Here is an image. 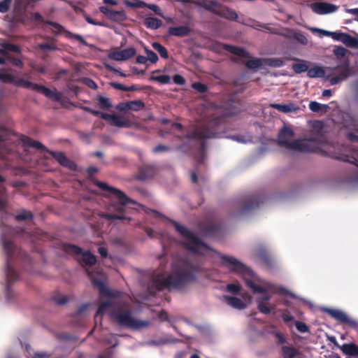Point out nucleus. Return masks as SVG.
I'll return each instance as SVG.
<instances>
[{"instance_id": "nucleus-27", "label": "nucleus", "mask_w": 358, "mask_h": 358, "mask_svg": "<svg viewBox=\"0 0 358 358\" xmlns=\"http://www.w3.org/2000/svg\"><path fill=\"white\" fill-rule=\"evenodd\" d=\"M220 230L221 225L217 223H210L202 228V231L208 236H215Z\"/></svg>"}, {"instance_id": "nucleus-16", "label": "nucleus", "mask_w": 358, "mask_h": 358, "mask_svg": "<svg viewBox=\"0 0 358 358\" xmlns=\"http://www.w3.org/2000/svg\"><path fill=\"white\" fill-rule=\"evenodd\" d=\"M310 8L316 14L325 15L336 12L338 7L327 2H315L310 4Z\"/></svg>"}, {"instance_id": "nucleus-46", "label": "nucleus", "mask_w": 358, "mask_h": 358, "mask_svg": "<svg viewBox=\"0 0 358 358\" xmlns=\"http://www.w3.org/2000/svg\"><path fill=\"white\" fill-rule=\"evenodd\" d=\"M45 24L52 26L53 27L52 31L56 34H62L64 31V27L57 22L48 20Z\"/></svg>"}, {"instance_id": "nucleus-10", "label": "nucleus", "mask_w": 358, "mask_h": 358, "mask_svg": "<svg viewBox=\"0 0 358 358\" xmlns=\"http://www.w3.org/2000/svg\"><path fill=\"white\" fill-rule=\"evenodd\" d=\"M62 250L64 252L72 255H81L78 262L84 266H94L96 264V257L90 251L83 252V250L73 244L64 243L62 245Z\"/></svg>"}, {"instance_id": "nucleus-64", "label": "nucleus", "mask_w": 358, "mask_h": 358, "mask_svg": "<svg viewBox=\"0 0 358 358\" xmlns=\"http://www.w3.org/2000/svg\"><path fill=\"white\" fill-rule=\"evenodd\" d=\"M110 85L116 90H120L124 92H127V87L118 83H111Z\"/></svg>"}, {"instance_id": "nucleus-51", "label": "nucleus", "mask_w": 358, "mask_h": 358, "mask_svg": "<svg viewBox=\"0 0 358 358\" xmlns=\"http://www.w3.org/2000/svg\"><path fill=\"white\" fill-rule=\"evenodd\" d=\"M347 50L342 46H337L334 50V54L338 58H341L345 56Z\"/></svg>"}, {"instance_id": "nucleus-45", "label": "nucleus", "mask_w": 358, "mask_h": 358, "mask_svg": "<svg viewBox=\"0 0 358 358\" xmlns=\"http://www.w3.org/2000/svg\"><path fill=\"white\" fill-rule=\"evenodd\" d=\"M192 87L200 93H205L208 91V87L206 84L200 82H194L192 84Z\"/></svg>"}, {"instance_id": "nucleus-58", "label": "nucleus", "mask_w": 358, "mask_h": 358, "mask_svg": "<svg viewBox=\"0 0 358 358\" xmlns=\"http://www.w3.org/2000/svg\"><path fill=\"white\" fill-rule=\"evenodd\" d=\"M40 49L43 50H57V47L52 43H42L38 45Z\"/></svg>"}, {"instance_id": "nucleus-3", "label": "nucleus", "mask_w": 358, "mask_h": 358, "mask_svg": "<svg viewBox=\"0 0 358 358\" xmlns=\"http://www.w3.org/2000/svg\"><path fill=\"white\" fill-rule=\"evenodd\" d=\"M227 124L221 117L214 118L206 123L194 127L188 131L185 138L192 140L223 138L225 136Z\"/></svg>"}, {"instance_id": "nucleus-35", "label": "nucleus", "mask_w": 358, "mask_h": 358, "mask_svg": "<svg viewBox=\"0 0 358 358\" xmlns=\"http://www.w3.org/2000/svg\"><path fill=\"white\" fill-rule=\"evenodd\" d=\"M245 65L250 69H257L262 65V59L255 58L245 62Z\"/></svg>"}, {"instance_id": "nucleus-5", "label": "nucleus", "mask_w": 358, "mask_h": 358, "mask_svg": "<svg viewBox=\"0 0 358 358\" xmlns=\"http://www.w3.org/2000/svg\"><path fill=\"white\" fill-rule=\"evenodd\" d=\"M294 136L293 129L287 126H284L278 133V145L286 149L299 151L301 152H314L315 146L312 140H294L289 141V138Z\"/></svg>"}, {"instance_id": "nucleus-40", "label": "nucleus", "mask_w": 358, "mask_h": 358, "mask_svg": "<svg viewBox=\"0 0 358 358\" xmlns=\"http://www.w3.org/2000/svg\"><path fill=\"white\" fill-rule=\"evenodd\" d=\"M125 5L129 8H145L148 3L140 0H136L134 1H125Z\"/></svg>"}, {"instance_id": "nucleus-38", "label": "nucleus", "mask_w": 358, "mask_h": 358, "mask_svg": "<svg viewBox=\"0 0 358 358\" xmlns=\"http://www.w3.org/2000/svg\"><path fill=\"white\" fill-rule=\"evenodd\" d=\"M33 218V214L26 210H21L16 216L15 220L17 221H23Z\"/></svg>"}, {"instance_id": "nucleus-57", "label": "nucleus", "mask_w": 358, "mask_h": 358, "mask_svg": "<svg viewBox=\"0 0 358 358\" xmlns=\"http://www.w3.org/2000/svg\"><path fill=\"white\" fill-rule=\"evenodd\" d=\"M247 25L257 29V30H262L263 27H264V24L259 22H257L255 20H249V23L247 24Z\"/></svg>"}, {"instance_id": "nucleus-13", "label": "nucleus", "mask_w": 358, "mask_h": 358, "mask_svg": "<svg viewBox=\"0 0 358 358\" xmlns=\"http://www.w3.org/2000/svg\"><path fill=\"white\" fill-rule=\"evenodd\" d=\"M91 114L96 117H100L103 120L109 122L111 125L119 128L129 127L130 126L129 120L122 115L108 114L94 109L92 110Z\"/></svg>"}, {"instance_id": "nucleus-15", "label": "nucleus", "mask_w": 358, "mask_h": 358, "mask_svg": "<svg viewBox=\"0 0 358 358\" xmlns=\"http://www.w3.org/2000/svg\"><path fill=\"white\" fill-rule=\"evenodd\" d=\"M334 71L338 72L337 76L329 78V76H327V79H329V83L331 85H336L345 79H347L350 75V70L348 64L338 65L333 69Z\"/></svg>"}, {"instance_id": "nucleus-59", "label": "nucleus", "mask_w": 358, "mask_h": 358, "mask_svg": "<svg viewBox=\"0 0 358 358\" xmlns=\"http://www.w3.org/2000/svg\"><path fill=\"white\" fill-rule=\"evenodd\" d=\"M173 81L175 84L182 85L185 84V79L179 74H176L173 77Z\"/></svg>"}, {"instance_id": "nucleus-26", "label": "nucleus", "mask_w": 358, "mask_h": 358, "mask_svg": "<svg viewBox=\"0 0 358 358\" xmlns=\"http://www.w3.org/2000/svg\"><path fill=\"white\" fill-rule=\"evenodd\" d=\"M282 358H295L300 355L299 350L292 346L282 345L281 348Z\"/></svg>"}, {"instance_id": "nucleus-9", "label": "nucleus", "mask_w": 358, "mask_h": 358, "mask_svg": "<svg viewBox=\"0 0 358 358\" xmlns=\"http://www.w3.org/2000/svg\"><path fill=\"white\" fill-rule=\"evenodd\" d=\"M14 85L17 87L31 89L34 91L41 92L47 98L55 101H59L62 100L63 97V94L61 92H58L56 88L50 90L46 87L45 86L36 83H33L23 78H15V82Z\"/></svg>"}, {"instance_id": "nucleus-22", "label": "nucleus", "mask_w": 358, "mask_h": 358, "mask_svg": "<svg viewBox=\"0 0 358 358\" xmlns=\"http://www.w3.org/2000/svg\"><path fill=\"white\" fill-rule=\"evenodd\" d=\"M222 46L224 50L228 51L234 55L243 58L251 57V55L243 48L228 44H222Z\"/></svg>"}, {"instance_id": "nucleus-49", "label": "nucleus", "mask_w": 358, "mask_h": 358, "mask_svg": "<svg viewBox=\"0 0 358 358\" xmlns=\"http://www.w3.org/2000/svg\"><path fill=\"white\" fill-rule=\"evenodd\" d=\"M294 38L303 45H306L308 43L307 38L303 33L300 31L295 32L294 34Z\"/></svg>"}, {"instance_id": "nucleus-23", "label": "nucleus", "mask_w": 358, "mask_h": 358, "mask_svg": "<svg viewBox=\"0 0 358 358\" xmlns=\"http://www.w3.org/2000/svg\"><path fill=\"white\" fill-rule=\"evenodd\" d=\"M155 173V169L153 166H144L139 169L137 178L139 180H145L149 179Z\"/></svg>"}, {"instance_id": "nucleus-32", "label": "nucleus", "mask_w": 358, "mask_h": 358, "mask_svg": "<svg viewBox=\"0 0 358 358\" xmlns=\"http://www.w3.org/2000/svg\"><path fill=\"white\" fill-rule=\"evenodd\" d=\"M295 60L299 61V63H295L292 64V69L296 73H301L304 72H307L308 71V62L305 60H300L298 59H294Z\"/></svg>"}, {"instance_id": "nucleus-53", "label": "nucleus", "mask_w": 358, "mask_h": 358, "mask_svg": "<svg viewBox=\"0 0 358 358\" xmlns=\"http://www.w3.org/2000/svg\"><path fill=\"white\" fill-rule=\"evenodd\" d=\"M227 289L232 294H238L241 291V287L238 284L231 283L227 285Z\"/></svg>"}, {"instance_id": "nucleus-28", "label": "nucleus", "mask_w": 358, "mask_h": 358, "mask_svg": "<svg viewBox=\"0 0 358 358\" xmlns=\"http://www.w3.org/2000/svg\"><path fill=\"white\" fill-rule=\"evenodd\" d=\"M0 47H2V50H4L3 55L8 56V52H13L15 53H21V48L15 44H13L8 42H2L0 43Z\"/></svg>"}, {"instance_id": "nucleus-34", "label": "nucleus", "mask_w": 358, "mask_h": 358, "mask_svg": "<svg viewBox=\"0 0 358 358\" xmlns=\"http://www.w3.org/2000/svg\"><path fill=\"white\" fill-rule=\"evenodd\" d=\"M309 108L310 110L315 113H318L320 111L327 112L329 106L328 105L322 104L317 101H311L309 103Z\"/></svg>"}, {"instance_id": "nucleus-18", "label": "nucleus", "mask_w": 358, "mask_h": 358, "mask_svg": "<svg viewBox=\"0 0 358 358\" xmlns=\"http://www.w3.org/2000/svg\"><path fill=\"white\" fill-rule=\"evenodd\" d=\"M136 50L134 48H128L119 51H113L109 54V58L120 62L126 61L136 55Z\"/></svg>"}, {"instance_id": "nucleus-6", "label": "nucleus", "mask_w": 358, "mask_h": 358, "mask_svg": "<svg viewBox=\"0 0 358 358\" xmlns=\"http://www.w3.org/2000/svg\"><path fill=\"white\" fill-rule=\"evenodd\" d=\"M171 223L176 230L184 238L186 241L183 243L185 248L193 253L203 255V250H211V248L198 238L188 228L180 224L177 222L172 220Z\"/></svg>"}, {"instance_id": "nucleus-43", "label": "nucleus", "mask_w": 358, "mask_h": 358, "mask_svg": "<svg viewBox=\"0 0 358 358\" xmlns=\"http://www.w3.org/2000/svg\"><path fill=\"white\" fill-rule=\"evenodd\" d=\"M130 110L134 111H138L142 110L145 107L144 103L141 100H136L129 101Z\"/></svg>"}, {"instance_id": "nucleus-12", "label": "nucleus", "mask_w": 358, "mask_h": 358, "mask_svg": "<svg viewBox=\"0 0 358 358\" xmlns=\"http://www.w3.org/2000/svg\"><path fill=\"white\" fill-rule=\"evenodd\" d=\"M94 184L99 187L101 190L106 192L109 195H113L116 197L121 206H124L129 203H135L136 202L131 199L129 198L122 191L115 187L109 186L106 182L96 180Z\"/></svg>"}, {"instance_id": "nucleus-42", "label": "nucleus", "mask_w": 358, "mask_h": 358, "mask_svg": "<svg viewBox=\"0 0 358 358\" xmlns=\"http://www.w3.org/2000/svg\"><path fill=\"white\" fill-rule=\"evenodd\" d=\"M267 64L271 67L278 68L282 66L285 62L281 58H271L267 60Z\"/></svg>"}, {"instance_id": "nucleus-44", "label": "nucleus", "mask_w": 358, "mask_h": 358, "mask_svg": "<svg viewBox=\"0 0 358 358\" xmlns=\"http://www.w3.org/2000/svg\"><path fill=\"white\" fill-rule=\"evenodd\" d=\"M0 80L4 83L14 84L15 82V78L10 73H1L0 76Z\"/></svg>"}, {"instance_id": "nucleus-29", "label": "nucleus", "mask_w": 358, "mask_h": 358, "mask_svg": "<svg viewBox=\"0 0 358 358\" xmlns=\"http://www.w3.org/2000/svg\"><path fill=\"white\" fill-rule=\"evenodd\" d=\"M307 76L310 78H324L325 70L322 66H315L314 67L308 69Z\"/></svg>"}, {"instance_id": "nucleus-30", "label": "nucleus", "mask_w": 358, "mask_h": 358, "mask_svg": "<svg viewBox=\"0 0 358 358\" xmlns=\"http://www.w3.org/2000/svg\"><path fill=\"white\" fill-rule=\"evenodd\" d=\"M144 25L150 29H157L162 25V21L154 17H146L144 20Z\"/></svg>"}, {"instance_id": "nucleus-14", "label": "nucleus", "mask_w": 358, "mask_h": 358, "mask_svg": "<svg viewBox=\"0 0 358 358\" xmlns=\"http://www.w3.org/2000/svg\"><path fill=\"white\" fill-rule=\"evenodd\" d=\"M326 312L333 318L340 322L341 323L346 324L351 328L357 329L358 322L355 320L350 318L346 313L340 310H334L327 308Z\"/></svg>"}, {"instance_id": "nucleus-2", "label": "nucleus", "mask_w": 358, "mask_h": 358, "mask_svg": "<svg viewBox=\"0 0 358 358\" xmlns=\"http://www.w3.org/2000/svg\"><path fill=\"white\" fill-rule=\"evenodd\" d=\"M107 299L99 306L96 315L108 313L110 320L120 327L138 330L148 326V321L137 320L132 315L131 309L120 297L121 292L106 289L101 290Z\"/></svg>"}, {"instance_id": "nucleus-47", "label": "nucleus", "mask_w": 358, "mask_h": 358, "mask_svg": "<svg viewBox=\"0 0 358 358\" xmlns=\"http://www.w3.org/2000/svg\"><path fill=\"white\" fill-rule=\"evenodd\" d=\"M145 52L146 53V58H148V61H150L152 64H155L158 61V56L155 52L147 48H145Z\"/></svg>"}, {"instance_id": "nucleus-19", "label": "nucleus", "mask_w": 358, "mask_h": 358, "mask_svg": "<svg viewBox=\"0 0 358 358\" xmlns=\"http://www.w3.org/2000/svg\"><path fill=\"white\" fill-rule=\"evenodd\" d=\"M168 34L169 36L185 37L189 36L192 32V29L186 25L179 27H170L168 29Z\"/></svg>"}, {"instance_id": "nucleus-24", "label": "nucleus", "mask_w": 358, "mask_h": 358, "mask_svg": "<svg viewBox=\"0 0 358 358\" xmlns=\"http://www.w3.org/2000/svg\"><path fill=\"white\" fill-rule=\"evenodd\" d=\"M217 15L233 21H237L238 17L237 13L234 10L223 6L222 5L221 8H220V11Z\"/></svg>"}, {"instance_id": "nucleus-8", "label": "nucleus", "mask_w": 358, "mask_h": 358, "mask_svg": "<svg viewBox=\"0 0 358 358\" xmlns=\"http://www.w3.org/2000/svg\"><path fill=\"white\" fill-rule=\"evenodd\" d=\"M2 245L7 255L6 276V289L8 291L13 283L18 279L17 271L10 265V261L15 250V245L12 240L7 239L4 237L2 238Z\"/></svg>"}, {"instance_id": "nucleus-11", "label": "nucleus", "mask_w": 358, "mask_h": 358, "mask_svg": "<svg viewBox=\"0 0 358 358\" xmlns=\"http://www.w3.org/2000/svg\"><path fill=\"white\" fill-rule=\"evenodd\" d=\"M264 200L265 197H262L255 194L244 196L238 202V206H241L238 214L243 215L257 209L261 203L264 202Z\"/></svg>"}, {"instance_id": "nucleus-61", "label": "nucleus", "mask_w": 358, "mask_h": 358, "mask_svg": "<svg viewBox=\"0 0 358 358\" xmlns=\"http://www.w3.org/2000/svg\"><path fill=\"white\" fill-rule=\"evenodd\" d=\"M273 334L278 338V343L279 344H284L287 342L286 338L281 332L274 331Z\"/></svg>"}, {"instance_id": "nucleus-21", "label": "nucleus", "mask_w": 358, "mask_h": 358, "mask_svg": "<svg viewBox=\"0 0 358 358\" xmlns=\"http://www.w3.org/2000/svg\"><path fill=\"white\" fill-rule=\"evenodd\" d=\"M270 107L284 113H294L300 109L298 105L292 102L286 104L271 103Z\"/></svg>"}, {"instance_id": "nucleus-62", "label": "nucleus", "mask_w": 358, "mask_h": 358, "mask_svg": "<svg viewBox=\"0 0 358 358\" xmlns=\"http://www.w3.org/2000/svg\"><path fill=\"white\" fill-rule=\"evenodd\" d=\"M282 318L287 324H288L289 322H292L294 320V317L287 311L282 313Z\"/></svg>"}, {"instance_id": "nucleus-48", "label": "nucleus", "mask_w": 358, "mask_h": 358, "mask_svg": "<svg viewBox=\"0 0 358 358\" xmlns=\"http://www.w3.org/2000/svg\"><path fill=\"white\" fill-rule=\"evenodd\" d=\"M6 60L10 62L13 65L19 68H22L24 66V64L20 59L12 57L10 55H8L6 57Z\"/></svg>"}, {"instance_id": "nucleus-17", "label": "nucleus", "mask_w": 358, "mask_h": 358, "mask_svg": "<svg viewBox=\"0 0 358 358\" xmlns=\"http://www.w3.org/2000/svg\"><path fill=\"white\" fill-rule=\"evenodd\" d=\"M99 10L101 13L112 21L122 22L127 19V15L123 10H114L106 6H101Z\"/></svg>"}, {"instance_id": "nucleus-7", "label": "nucleus", "mask_w": 358, "mask_h": 358, "mask_svg": "<svg viewBox=\"0 0 358 358\" xmlns=\"http://www.w3.org/2000/svg\"><path fill=\"white\" fill-rule=\"evenodd\" d=\"M21 141L24 146L29 148H34L43 152L49 153L58 163L64 167H66L71 170H76L77 168L76 164L70 160L62 152H55L48 150L43 144L39 141H36L30 137L23 136L21 138Z\"/></svg>"}, {"instance_id": "nucleus-31", "label": "nucleus", "mask_w": 358, "mask_h": 358, "mask_svg": "<svg viewBox=\"0 0 358 358\" xmlns=\"http://www.w3.org/2000/svg\"><path fill=\"white\" fill-rule=\"evenodd\" d=\"M343 352L349 356H358V346L355 343H345L341 347Z\"/></svg>"}, {"instance_id": "nucleus-63", "label": "nucleus", "mask_w": 358, "mask_h": 358, "mask_svg": "<svg viewBox=\"0 0 358 358\" xmlns=\"http://www.w3.org/2000/svg\"><path fill=\"white\" fill-rule=\"evenodd\" d=\"M116 108L117 110H119L120 111L129 110H130L129 103V101L126 102V103H120L117 106Z\"/></svg>"}, {"instance_id": "nucleus-4", "label": "nucleus", "mask_w": 358, "mask_h": 358, "mask_svg": "<svg viewBox=\"0 0 358 358\" xmlns=\"http://www.w3.org/2000/svg\"><path fill=\"white\" fill-rule=\"evenodd\" d=\"M219 256L222 259V264L227 266L230 271L243 277L246 285L252 289L253 293L265 294L266 292L265 287L257 285L252 281L255 273L251 268L231 256L222 254H219Z\"/></svg>"}, {"instance_id": "nucleus-54", "label": "nucleus", "mask_w": 358, "mask_h": 358, "mask_svg": "<svg viewBox=\"0 0 358 358\" xmlns=\"http://www.w3.org/2000/svg\"><path fill=\"white\" fill-rule=\"evenodd\" d=\"M11 0H3L0 1V13H5L8 11Z\"/></svg>"}, {"instance_id": "nucleus-25", "label": "nucleus", "mask_w": 358, "mask_h": 358, "mask_svg": "<svg viewBox=\"0 0 358 358\" xmlns=\"http://www.w3.org/2000/svg\"><path fill=\"white\" fill-rule=\"evenodd\" d=\"M225 302L230 306L238 309L243 310L246 307L245 303L239 298L236 296H224Z\"/></svg>"}, {"instance_id": "nucleus-55", "label": "nucleus", "mask_w": 358, "mask_h": 358, "mask_svg": "<svg viewBox=\"0 0 358 358\" xmlns=\"http://www.w3.org/2000/svg\"><path fill=\"white\" fill-rule=\"evenodd\" d=\"M54 301L58 305H64L69 301V297L66 295L55 296Z\"/></svg>"}, {"instance_id": "nucleus-60", "label": "nucleus", "mask_w": 358, "mask_h": 358, "mask_svg": "<svg viewBox=\"0 0 358 358\" xmlns=\"http://www.w3.org/2000/svg\"><path fill=\"white\" fill-rule=\"evenodd\" d=\"M346 33H342V32H333L331 38L334 41L343 42L344 37L345 36Z\"/></svg>"}, {"instance_id": "nucleus-37", "label": "nucleus", "mask_w": 358, "mask_h": 358, "mask_svg": "<svg viewBox=\"0 0 358 358\" xmlns=\"http://www.w3.org/2000/svg\"><path fill=\"white\" fill-rule=\"evenodd\" d=\"M150 80L155 81L161 84H168L170 83L171 77L168 75H161L158 76H152Z\"/></svg>"}, {"instance_id": "nucleus-56", "label": "nucleus", "mask_w": 358, "mask_h": 358, "mask_svg": "<svg viewBox=\"0 0 358 358\" xmlns=\"http://www.w3.org/2000/svg\"><path fill=\"white\" fill-rule=\"evenodd\" d=\"M171 150V148L169 146L159 144L153 148V152L155 153H159L163 152H168L170 151Z\"/></svg>"}, {"instance_id": "nucleus-52", "label": "nucleus", "mask_w": 358, "mask_h": 358, "mask_svg": "<svg viewBox=\"0 0 358 358\" xmlns=\"http://www.w3.org/2000/svg\"><path fill=\"white\" fill-rule=\"evenodd\" d=\"M295 326H296V329L301 333H306V332L309 331V328H308V325L303 322H299V321L296 322Z\"/></svg>"}, {"instance_id": "nucleus-1", "label": "nucleus", "mask_w": 358, "mask_h": 358, "mask_svg": "<svg viewBox=\"0 0 358 358\" xmlns=\"http://www.w3.org/2000/svg\"><path fill=\"white\" fill-rule=\"evenodd\" d=\"M204 271L203 264L182 260L168 275L163 273L153 275L148 284V292L150 295H155L164 289L170 292L185 290L188 285L196 282L199 274Z\"/></svg>"}, {"instance_id": "nucleus-39", "label": "nucleus", "mask_w": 358, "mask_h": 358, "mask_svg": "<svg viewBox=\"0 0 358 358\" xmlns=\"http://www.w3.org/2000/svg\"><path fill=\"white\" fill-rule=\"evenodd\" d=\"M104 217L108 220H129L128 217H127L123 213H106L104 215Z\"/></svg>"}, {"instance_id": "nucleus-41", "label": "nucleus", "mask_w": 358, "mask_h": 358, "mask_svg": "<svg viewBox=\"0 0 358 358\" xmlns=\"http://www.w3.org/2000/svg\"><path fill=\"white\" fill-rule=\"evenodd\" d=\"M343 43L350 47H355L358 45L357 39L348 34H345Z\"/></svg>"}, {"instance_id": "nucleus-20", "label": "nucleus", "mask_w": 358, "mask_h": 358, "mask_svg": "<svg viewBox=\"0 0 358 358\" xmlns=\"http://www.w3.org/2000/svg\"><path fill=\"white\" fill-rule=\"evenodd\" d=\"M199 6L203 8L205 10L210 11L215 15H218L220 8L222 4L215 0H201L197 3Z\"/></svg>"}, {"instance_id": "nucleus-33", "label": "nucleus", "mask_w": 358, "mask_h": 358, "mask_svg": "<svg viewBox=\"0 0 358 358\" xmlns=\"http://www.w3.org/2000/svg\"><path fill=\"white\" fill-rule=\"evenodd\" d=\"M152 48L158 52L159 55L163 59L169 58V52L166 48L158 42H154L152 43Z\"/></svg>"}, {"instance_id": "nucleus-36", "label": "nucleus", "mask_w": 358, "mask_h": 358, "mask_svg": "<svg viewBox=\"0 0 358 358\" xmlns=\"http://www.w3.org/2000/svg\"><path fill=\"white\" fill-rule=\"evenodd\" d=\"M97 100L99 106L102 109H109L113 106L111 101L108 98L104 97L103 96H99Z\"/></svg>"}, {"instance_id": "nucleus-50", "label": "nucleus", "mask_w": 358, "mask_h": 358, "mask_svg": "<svg viewBox=\"0 0 358 358\" xmlns=\"http://www.w3.org/2000/svg\"><path fill=\"white\" fill-rule=\"evenodd\" d=\"M257 308L259 312L265 315H268L271 312V308L262 302L257 303Z\"/></svg>"}]
</instances>
